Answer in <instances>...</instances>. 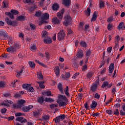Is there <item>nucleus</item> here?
I'll use <instances>...</instances> for the list:
<instances>
[{
	"label": "nucleus",
	"mask_w": 125,
	"mask_h": 125,
	"mask_svg": "<svg viewBox=\"0 0 125 125\" xmlns=\"http://www.w3.org/2000/svg\"><path fill=\"white\" fill-rule=\"evenodd\" d=\"M63 100L64 101H63ZM67 100H68V99H67V97L61 94H59L57 102L58 104H59V107H62V106H67V103H66V102H64L67 101Z\"/></svg>",
	"instance_id": "1"
},
{
	"label": "nucleus",
	"mask_w": 125,
	"mask_h": 125,
	"mask_svg": "<svg viewBox=\"0 0 125 125\" xmlns=\"http://www.w3.org/2000/svg\"><path fill=\"white\" fill-rule=\"evenodd\" d=\"M25 103H26V101L20 99L18 100L17 104H14L13 106L15 109H21Z\"/></svg>",
	"instance_id": "2"
},
{
	"label": "nucleus",
	"mask_w": 125,
	"mask_h": 125,
	"mask_svg": "<svg viewBox=\"0 0 125 125\" xmlns=\"http://www.w3.org/2000/svg\"><path fill=\"white\" fill-rule=\"evenodd\" d=\"M71 21H72V18L70 16V15H65L64 17V21L63 22V25L67 27L70 23H71Z\"/></svg>",
	"instance_id": "3"
},
{
	"label": "nucleus",
	"mask_w": 125,
	"mask_h": 125,
	"mask_svg": "<svg viewBox=\"0 0 125 125\" xmlns=\"http://www.w3.org/2000/svg\"><path fill=\"white\" fill-rule=\"evenodd\" d=\"M65 38V32L64 30H61L60 32L58 33V40L60 41H63Z\"/></svg>",
	"instance_id": "4"
},
{
	"label": "nucleus",
	"mask_w": 125,
	"mask_h": 125,
	"mask_svg": "<svg viewBox=\"0 0 125 125\" xmlns=\"http://www.w3.org/2000/svg\"><path fill=\"white\" fill-rule=\"evenodd\" d=\"M33 108H34V106L32 105H29L26 106H22L20 109H21V110H22L24 113H29V112H30L31 109H33Z\"/></svg>",
	"instance_id": "5"
},
{
	"label": "nucleus",
	"mask_w": 125,
	"mask_h": 125,
	"mask_svg": "<svg viewBox=\"0 0 125 125\" xmlns=\"http://www.w3.org/2000/svg\"><path fill=\"white\" fill-rule=\"evenodd\" d=\"M5 21L7 25H10V26H12L13 27H15L17 24V21H11L8 18H6Z\"/></svg>",
	"instance_id": "6"
},
{
	"label": "nucleus",
	"mask_w": 125,
	"mask_h": 125,
	"mask_svg": "<svg viewBox=\"0 0 125 125\" xmlns=\"http://www.w3.org/2000/svg\"><path fill=\"white\" fill-rule=\"evenodd\" d=\"M112 86H113V83L109 84L108 81L104 82L102 85V88H106V87H107V88H110Z\"/></svg>",
	"instance_id": "7"
},
{
	"label": "nucleus",
	"mask_w": 125,
	"mask_h": 125,
	"mask_svg": "<svg viewBox=\"0 0 125 125\" xmlns=\"http://www.w3.org/2000/svg\"><path fill=\"white\" fill-rule=\"evenodd\" d=\"M8 37L7 32L5 30H0V38H3V39H7Z\"/></svg>",
	"instance_id": "8"
},
{
	"label": "nucleus",
	"mask_w": 125,
	"mask_h": 125,
	"mask_svg": "<svg viewBox=\"0 0 125 125\" xmlns=\"http://www.w3.org/2000/svg\"><path fill=\"white\" fill-rule=\"evenodd\" d=\"M83 57V51L81 49H78V51L76 54V58L82 59Z\"/></svg>",
	"instance_id": "9"
},
{
	"label": "nucleus",
	"mask_w": 125,
	"mask_h": 125,
	"mask_svg": "<svg viewBox=\"0 0 125 125\" xmlns=\"http://www.w3.org/2000/svg\"><path fill=\"white\" fill-rule=\"evenodd\" d=\"M42 112V109H39L35 110L33 111V115L34 117L37 118V117H39V116H41Z\"/></svg>",
	"instance_id": "10"
},
{
	"label": "nucleus",
	"mask_w": 125,
	"mask_h": 125,
	"mask_svg": "<svg viewBox=\"0 0 125 125\" xmlns=\"http://www.w3.org/2000/svg\"><path fill=\"white\" fill-rule=\"evenodd\" d=\"M64 11L65 9L62 8L61 9L60 12L57 13V16L60 20H62Z\"/></svg>",
	"instance_id": "11"
},
{
	"label": "nucleus",
	"mask_w": 125,
	"mask_h": 125,
	"mask_svg": "<svg viewBox=\"0 0 125 125\" xmlns=\"http://www.w3.org/2000/svg\"><path fill=\"white\" fill-rule=\"evenodd\" d=\"M7 52H10L12 54H15L16 52V48L13 47V46L9 47L6 49Z\"/></svg>",
	"instance_id": "12"
},
{
	"label": "nucleus",
	"mask_w": 125,
	"mask_h": 125,
	"mask_svg": "<svg viewBox=\"0 0 125 125\" xmlns=\"http://www.w3.org/2000/svg\"><path fill=\"white\" fill-rule=\"evenodd\" d=\"M97 83H94L91 85V87H90V89L91 90V91H92V92H96L97 90Z\"/></svg>",
	"instance_id": "13"
},
{
	"label": "nucleus",
	"mask_w": 125,
	"mask_h": 125,
	"mask_svg": "<svg viewBox=\"0 0 125 125\" xmlns=\"http://www.w3.org/2000/svg\"><path fill=\"white\" fill-rule=\"evenodd\" d=\"M62 4L66 7H68L71 5V0H62Z\"/></svg>",
	"instance_id": "14"
},
{
	"label": "nucleus",
	"mask_w": 125,
	"mask_h": 125,
	"mask_svg": "<svg viewBox=\"0 0 125 125\" xmlns=\"http://www.w3.org/2000/svg\"><path fill=\"white\" fill-rule=\"evenodd\" d=\"M98 17V15L97 14V12H96V11L94 12L93 14V16L91 18V22L96 21V20L97 19Z\"/></svg>",
	"instance_id": "15"
},
{
	"label": "nucleus",
	"mask_w": 125,
	"mask_h": 125,
	"mask_svg": "<svg viewBox=\"0 0 125 125\" xmlns=\"http://www.w3.org/2000/svg\"><path fill=\"white\" fill-rule=\"evenodd\" d=\"M54 73L56 74L57 77H59L60 75V69L59 68V66H57L54 68Z\"/></svg>",
	"instance_id": "16"
},
{
	"label": "nucleus",
	"mask_w": 125,
	"mask_h": 125,
	"mask_svg": "<svg viewBox=\"0 0 125 125\" xmlns=\"http://www.w3.org/2000/svg\"><path fill=\"white\" fill-rule=\"evenodd\" d=\"M37 49H38V48L37 47V45H36V44H31L30 46V50L33 52H36Z\"/></svg>",
	"instance_id": "17"
},
{
	"label": "nucleus",
	"mask_w": 125,
	"mask_h": 125,
	"mask_svg": "<svg viewBox=\"0 0 125 125\" xmlns=\"http://www.w3.org/2000/svg\"><path fill=\"white\" fill-rule=\"evenodd\" d=\"M62 20H60V19L56 17L52 19V22L54 23V24H59L61 23Z\"/></svg>",
	"instance_id": "18"
},
{
	"label": "nucleus",
	"mask_w": 125,
	"mask_h": 125,
	"mask_svg": "<svg viewBox=\"0 0 125 125\" xmlns=\"http://www.w3.org/2000/svg\"><path fill=\"white\" fill-rule=\"evenodd\" d=\"M124 26L125 23H124V22L121 21L117 26L118 30H125V28H124L125 27Z\"/></svg>",
	"instance_id": "19"
},
{
	"label": "nucleus",
	"mask_w": 125,
	"mask_h": 125,
	"mask_svg": "<svg viewBox=\"0 0 125 125\" xmlns=\"http://www.w3.org/2000/svg\"><path fill=\"white\" fill-rule=\"evenodd\" d=\"M43 42L44 43H46V44H48L52 42V40H51V39H50L49 37H47V38L44 39Z\"/></svg>",
	"instance_id": "20"
},
{
	"label": "nucleus",
	"mask_w": 125,
	"mask_h": 125,
	"mask_svg": "<svg viewBox=\"0 0 125 125\" xmlns=\"http://www.w3.org/2000/svg\"><path fill=\"white\" fill-rule=\"evenodd\" d=\"M115 69V64L113 63H112L109 67V73L110 74H112L113 72L114 71V69Z\"/></svg>",
	"instance_id": "21"
},
{
	"label": "nucleus",
	"mask_w": 125,
	"mask_h": 125,
	"mask_svg": "<svg viewBox=\"0 0 125 125\" xmlns=\"http://www.w3.org/2000/svg\"><path fill=\"white\" fill-rule=\"evenodd\" d=\"M97 106V102L95 101H92L90 104V108L91 109H95Z\"/></svg>",
	"instance_id": "22"
},
{
	"label": "nucleus",
	"mask_w": 125,
	"mask_h": 125,
	"mask_svg": "<svg viewBox=\"0 0 125 125\" xmlns=\"http://www.w3.org/2000/svg\"><path fill=\"white\" fill-rule=\"evenodd\" d=\"M58 88L59 90V91H60V92H61L62 93H63L64 92V87H63V86H62V83H59L58 85Z\"/></svg>",
	"instance_id": "23"
},
{
	"label": "nucleus",
	"mask_w": 125,
	"mask_h": 125,
	"mask_svg": "<svg viewBox=\"0 0 125 125\" xmlns=\"http://www.w3.org/2000/svg\"><path fill=\"white\" fill-rule=\"evenodd\" d=\"M52 9L54 11H56L59 9V5L57 3H55L52 5Z\"/></svg>",
	"instance_id": "24"
},
{
	"label": "nucleus",
	"mask_w": 125,
	"mask_h": 125,
	"mask_svg": "<svg viewBox=\"0 0 125 125\" xmlns=\"http://www.w3.org/2000/svg\"><path fill=\"white\" fill-rule=\"evenodd\" d=\"M37 100L40 104H42L44 102V97H43V96L39 97L38 98Z\"/></svg>",
	"instance_id": "25"
},
{
	"label": "nucleus",
	"mask_w": 125,
	"mask_h": 125,
	"mask_svg": "<svg viewBox=\"0 0 125 125\" xmlns=\"http://www.w3.org/2000/svg\"><path fill=\"white\" fill-rule=\"evenodd\" d=\"M120 112L121 116H125V104L122 105V110H120Z\"/></svg>",
	"instance_id": "26"
},
{
	"label": "nucleus",
	"mask_w": 125,
	"mask_h": 125,
	"mask_svg": "<svg viewBox=\"0 0 125 125\" xmlns=\"http://www.w3.org/2000/svg\"><path fill=\"white\" fill-rule=\"evenodd\" d=\"M64 92L66 96H67L68 97L70 96V93H69V86H66V87L64 89Z\"/></svg>",
	"instance_id": "27"
},
{
	"label": "nucleus",
	"mask_w": 125,
	"mask_h": 125,
	"mask_svg": "<svg viewBox=\"0 0 125 125\" xmlns=\"http://www.w3.org/2000/svg\"><path fill=\"white\" fill-rule=\"evenodd\" d=\"M28 65L31 68H32V69H35V68H36V64L34 62L29 61L28 62Z\"/></svg>",
	"instance_id": "28"
},
{
	"label": "nucleus",
	"mask_w": 125,
	"mask_h": 125,
	"mask_svg": "<svg viewBox=\"0 0 125 125\" xmlns=\"http://www.w3.org/2000/svg\"><path fill=\"white\" fill-rule=\"evenodd\" d=\"M116 92H117V87H116V86H113L111 89L112 95L115 96L116 95Z\"/></svg>",
	"instance_id": "29"
},
{
	"label": "nucleus",
	"mask_w": 125,
	"mask_h": 125,
	"mask_svg": "<svg viewBox=\"0 0 125 125\" xmlns=\"http://www.w3.org/2000/svg\"><path fill=\"white\" fill-rule=\"evenodd\" d=\"M37 83L39 84V87H40V88H44V87H45V86L43 85V83H44V82L43 81H42V82L37 81Z\"/></svg>",
	"instance_id": "30"
},
{
	"label": "nucleus",
	"mask_w": 125,
	"mask_h": 125,
	"mask_svg": "<svg viewBox=\"0 0 125 125\" xmlns=\"http://www.w3.org/2000/svg\"><path fill=\"white\" fill-rule=\"evenodd\" d=\"M5 15L9 16L11 19H14V16H13V14L10 12H6L5 13Z\"/></svg>",
	"instance_id": "31"
},
{
	"label": "nucleus",
	"mask_w": 125,
	"mask_h": 125,
	"mask_svg": "<svg viewBox=\"0 0 125 125\" xmlns=\"http://www.w3.org/2000/svg\"><path fill=\"white\" fill-rule=\"evenodd\" d=\"M42 19H44V20H47L49 18V14L47 13H44L42 16Z\"/></svg>",
	"instance_id": "32"
},
{
	"label": "nucleus",
	"mask_w": 125,
	"mask_h": 125,
	"mask_svg": "<svg viewBox=\"0 0 125 125\" xmlns=\"http://www.w3.org/2000/svg\"><path fill=\"white\" fill-rule=\"evenodd\" d=\"M53 121L55 122V124H60V122L61 120L59 117H56V118H54Z\"/></svg>",
	"instance_id": "33"
},
{
	"label": "nucleus",
	"mask_w": 125,
	"mask_h": 125,
	"mask_svg": "<svg viewBox=\"0 0 125 125\" xmlns=\"http://www.w3.org/2000/svg\"><path fill=\"white\" fill-rule=\"evenodd\" d=\"M91 12V10H90V7H87V10L85 12V15L86 16H89L90 15V13Z\"/></svg>",
	"instance_id": "34"
},
{
	"label": "nucleus",
	"mask_w": 125,
	"mask_h": 125,
	"mask_svg": "<svg viewBox=\"0 0 125 125\" xmlns=\"http://www.w3.org/2000/svg\"><path fill=\"white\" fill-rule=\"evenodd\" d=\"M22 73H23V69H21V71L17 72V73L16 74V76L17 77V78H18V79H20V77H21V74H22Z\"/></svg>",
	"instance_id": "35"
},
{
	"label": "nucleus",
	"mask_w": 125,
	"mask_h": 125,
	"mask_svg": "<svg viewBox=\"0 0 125 125\" xmlns=\"http://www.w3.org/2000/svg\"><path fill=\"white\" fill-rule=\"evenodd\" d=\"M49 120V116L48 115H43L42 116V119L41 120L42 122L43 121H48Z\"/></svg>",
	"instance_id": "36"
},
{
	"label": "nucleus",
	"mask_w": 125,
	"mask_h": 125,
	"mask_svg": "<svg viewBox=\"0 0 125 125\" xmlns=\"http://www.w3.org/2000/svg\"><path fill=\"white\" fill-rule=\"evenodd\" d=\"M85 33H89V24H85L84 26Z\"/></svg>",
	"instance_id": "37"
},
{
	"label": "nucleus",
	"mask_w": 125,
	"mask_h": 125,
	"mask_svg": "<svg viewBox=\"0 0 125 125\" xmlns=\"http://www.w3.org/2000/svg\"><path fill=\"white\" fill-rule=\"evenodd\" d=\"M17 20H18L19 21H24V20H25V16L21 15L17 17Z\"/></svg>",
	"instance_id": "38"
},
{
	"label": "nucleus",
	"mask_w": 125,
	"mask_h": 125,
	"mask_svg": "<svg viewBox=\"0 0 125 125\" xmlns=\"http://www.w3.org/2000/svg\"><path fill=\"white\" fill-rule=\"evenodd\" d=\"M37 78L38 79H39V80H42V79H43V76H42V72H37Z\"/></svg>",
	"instance_id": "39"
},
{
	"label": "nucleus",
	"mask_w": 125,
	"mask_h": 125,
	"mask_svg": "<svg viewBox=\"0 0 125 125\" xmlns=\"http://www.w3.org/2000/svg\"><path fill=\"white\" fill-rule=\"evenodd\" d=\"M120 42V36L118 35L114 38V43H119Z\"/></svg>",
	"instance_id": "40"
},
{
	"label": "nucleus",
	"mask_w": 125,
	"mask_h": 125,
	"mask_svg": "<svg viewBox=\"0 0 125 125\" xmlns=\"http://www.w3.org/2000/svg\"><path fill=\"white\" fill-rule=\"evenodd\" d=\"M107 21L108 23H111V22L115 21V20H114V17L111 16L108 18Z\"/></svg>",
	"instance_id": "41"
},
{
	"label": "nucleus",
	"mask_w": 125,
	"mask_h": 125,
	"mask_svg": "<svg viewBox=\"0 0 125 125\" xmlns=\"http://www.w3.org/2000/svg\"><path fill=\"white\" fill-rule=\"evenodd\" d=\"M93 76V72H89L87 73L86 75V78L87 79H91Z\"/></svg>",
	"instance_id": "42"
},
{
	"label": "nucleus",
	"mask_w": 125,
	"mask_h": 125,
	"mask_svg": "<svg viewBox=\"0 0 125 125\" xmlns=\"http://www.w3.org/2000/svg\"><path fill=\"white\" fill-rule=\"evenodd\" d=\"M42 12H41V11H37L36 12L35 16L40 18L41 17V16H42Z\"/></svg>",
	"instance_id": "43"
},
{
	"label": "nucleus",
	"mask_w": 125,
	"mask_h": 125,
	"mask_svg": "<svg viewBox=\"0 0 125 125\" xmlns=\"http://www.w3.org/2000/svg\"><path fill=\"white\" fill-rule=\"evenodd\" d=\"M80 45H81V46H83V47H86L87 46V44H86V42L83 41L80 42Z\"/></svg>",
	"instance_id": "44"
},
{
	"label": "nucleus",
	"mask_w": 125,
	"mask_h": 125,
	"mask_svg": "<svg viewBox=\"0 0 125 125\" xmlns=\"http://www.w3.org/2000/svg\"><path fill=\"white\" fill-rule=\"evenodd\" d=\"M104 6H105V3H104V2L103 1L100 0V3H99L100 8H103V7H104Z\"/></svg>",
	"instance_id": "45"
},
{
	"label": "nucleus",
	"mask_w": 125,
	"mask_h": 125,
	"mask_svg": "<svg viewBox=\"0 0 125 125\" xmlns=\"http://www.w3.org/2000/svg\"><path fill=\"white\" fill-rule=\"evenodd\" d=\"M38 6L36 4H33V6L29 8V11H34Z\"/></svg>",
	"instance_id": "46"
},
{
	"label": "nucleus",
	"mask_w": 125,
	"mask_h": 125,
	"mask_svg": "<svg viewBox=\"0 0 125 125\" xmlns=\"http://www.w3.org/2000/svg\"><path fill=\"white\" fill-rule=\"evenodd\" d=\"M58 117H59L61 121H63L64 119L66 118V115H65V114H61V115Z\"/></svg>",
	"instance_id": "47"
},
{
	"label": "nucleus",
	"mask_w": 125,
	"mask_h": 125,
	"mask_svg": "<svg viewBox=\"0 0 125 125\" xmlns=\"http://www.w3.org/2000/svg\"><path fill=\"white\" fill-rule=\"evenodd\" d=\"M44 101L45 102H53L54 101V100L53 99H52V98H45V100Z\"/></svg>",
	"instance_id": "48"
},
{
	"label": "nucleus",
	"mask_w": 125,
	"mask_h": 125,
	"mask_svg": "<svg viewBox=\"0 0 125 125\" xmlns=\"http://www.w3.org/2000/svg\"><path fill=\"white\" fill-rule=\"evenodd\" d=\"M11 12L12 14H14V15H17V14H19V12L16 10H11Z\"/></svg>",
	"instance_id": "49"
},
{
	"label": "nucleus",
	"mask_w": 125,
	"mask_h": 125,
	"mask_svg": "<svg viewBox=\"0 0 125 125\" xmlns=\"http://www.w3.org/2000/svg\"><path fill=\"white\" fill-rule=\"evenodd\" d=\"M114 115L115 116H119L120 115V112H119V109H115L113 111Z\"/></svg>",
	"instance_id": "50"
},
{
	"label": "nucleus",
	"mask_w": 125,
	"mask_h": 125,
	"mask_svg": "<svg viewBox=\"0 0 125 125\" xmlns=\"http://www.w3.org/2000/svg\"><path fill=\"white\" fill-rule=\"evenodd\" d=\"M107 30L108 31H112L113 30V24L109 23L107 25Z\"/></svg>",
	"instance_id": "51"
},
{
	"label": "nucleus",
	"mask_w": 125,
	"mask_h": 125,
	"mask_svg": "<svg viewBox=\"0 0 125 125\" xmlns=\"http://www.w3.org/2000/svg\"><path fill=\"white\" fill-rule=\"evenodd\" d=\"M3 7L7 8L8 7V3L7 2V0H4L3 2Z\"/></svg>",
	"instance_id": "52"
},
{
	"label": "nucleus",
	"mask_w": 125,
	"mask_h": 125,
	"mask_svg": "<svg viewBox=\"0 0 125 125\" xmlns=\"http://www.w3.org/2000/svg\"><path fill=\"white\" fill-rule=\"evenodd\" d=\"M27 91L29 92H34V91H35V89H34V87L32 86H29L27 88Z\"/></svg>",
	"instance_id": "53"
},
{
	"label": "nucleus",
	"mask_w": 125,
	"mask_h": 125,
	"mask_svg": "<svg viewBox=\"0 0 125 125\" xmlns=\"http://www.w3.org/2000/svg\"><path fill=\"white\" fill-rule=\"evenodd\" d=\"M30 86H31V84H28V83H24L22 84V87L23 88H28L29 87H30Z\"/></svg>",
	"instance_id": "54"
},
{
	"label": "nucleus",
	"mask_w": 125,
	"mask_h": 125,
	"mask_svg": "<svg viewBox=\"0 0 125 125\" xmlns=\"http://www.w3.org/2000/svg\"><path fill=\"white\" fill-rule=\"evenodd\" d=\"M91 54V51L87 50L85 51V56L87 57H89Z\"/></svg>",
	"instance_id": "55"
},
{
	"label": "nucleus",
	"mask_w": 125,
	"mask_h": 125,
	"mask_svg": "<svg viewBox=\"0 0 125 125\" xmlns=\"http://www.w3.org/2000/svg\"><path fill=\"white\" fill-rule=\"evenodd\" d=\"M24 115L25 114L22 112H17L15 113L16 117H20V116H24Z\"/></svg>",
	"instance_id": "56"
},
{
	"label": "nucleus",
	"mask_w": 125,
	"mask_h": 125,
	"mask_svg": "<svg viewBox=\"0 0 125 125\" xmlns=\"http://www.w3.org/2000/svg\"><path fill=\"white\" fill-rule=\"evenodd\" d=\"M58 107V104H52L50 105V108L51 109H54V108Z\"/></svg>",
	"instance_id": "57"
},
{
	"label": "nucleus",
	"mask_w": 125,
	"mask_h": 125,
	"mask_svg": "<svg viewBox=\"0 0 125 125\" xmlns=\"http://www.w3.org/2000/svg\"><path fill=\"white\" fill-rule=\"evenodd\" d=\"M4 86H5V82H0V87H1V88H3V87H4Z\"/></svg>",
	"instance_id": "58"
},
{
	"label": "nucleus",
	"mask_w": 125,
	"mask_h": 125,
	"mask_svg": "<svg viewBox=\"0 0 125 125\" xmlns=\"http://www.w3.org/2000/svg\"><path fill=\"white\" fill-rule=\"evenodd\" d=\"M24 119V117H19L16 119V121L18 122H22V120Z\"/></svg>",
	"instance_id": "59"
},
{
	"label": "nucleus",
	"mask_w": 125,
	"mask_h": 125,
	"mask_svg": "<svg viewBox=\"0 0 125 125\" xmlns=\"http://www.w3.org/2000/svg\"><path fill=\"white\" fill-rule=\"evenodd\" d=\"M119 48V43H115V45L113 47V49L114 50H118V49Z\"/></svg>",
	"instance_id": "60"
},
{
	"label": "nucleus",
	"mask_w": 125,
	"mask_h": 125,
	"mask_svg": "<svg viewBox=\"0 0 125 125\" xmlns=\"http://www.w3.org/2000/svg\"><path fill=\"white\" fill-rule=\"evenodd\" d=\"M14 97H15V98H20V97H21V95H20L19 92H17L15 94Z\"/></svg>",
	"instance_id": "61"
},
{
	"label": "nucleus",
	"mask_w": 125,
	"mask_h": 125,
	"mask_svg": "<svg viewBox=\"0 0 125 125\" xmlns=\"http://www.w3.org/2000/svg\"><path fill=\"white\" fill-rule=\"evenodd\" d=\"M91 116H92L94 118L95 117H97V116H99V113H95L94 112L91 113Z\"/></svg>",
	"instance_id": "62"
},
{
	"label": "nucleus",
	"mask_w": 125,
	"mask_h": 125,
	"mask_svg": "<svg viewBox=\"0 0 125 125\" xmlns=\"http://www.w3.org/2000/svg\"><path fill=\"white\" fill-rule=\"evenodd\" d=\"M94 98L96 99H99L100 98V95L98 93H95V95L94 96Z\"/></svg>",
	"instance_id": "63"
},
{
	"label": "nucleus",
	"mask_w": 125,
	"mask_h": 125,
	"mask_svg": "<svg viewBox=\"0 0 125 125\" xmlns=\"http://www.w3.org/2000/svg\"><path fill=\"white\" fill-rule=\"evenodd\" d=\"M7 111V109L5 108H3L1 109L0 112L2 114H5L6 113V111Z\"/></svg>",
	"instance_id": "64"
}]
</instances>
